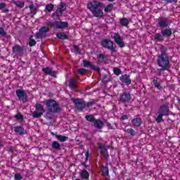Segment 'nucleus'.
<instances>
[{
    "label": "nucleus",
    "mask_w": 180,
    "mask_h": 180,
    "mask_svg": "<svg viewBox=\"0 0 180 180\" xmlns=\"http://www.w3.org/2000/svg\"><path fill=\"white\" fill-rule=\"evenodd\" d=\"M72 101L78 110H84L86 108V103L81 98H72Z\"/></svg>",
    "instance_id": "nucleus-9"
},
{
    "label": "nucleus",
    "mask_w": 180,
    "mask_h": 180,
    "mask_svg": "<svg viewBox=\"0 0 180 180\" xmlns=\"http://www.w3.org/2000/svg\"><path fill=\"white\" fill-rule=\"evenodd\" d=\"M35 109H36V110H38V112H41L43 113H44V112H45L44 106H43V105H41L40 103L35 104Z\"/></svg>",
    "instance_id": "nucleus-32"
},
{
    "label": "nucleus",
    "mask_w": 180,
    "mask_h": 180,
    "mask_svg": "<svg viewBox=\"0 0 180 180\" xmlns=\"http://www.w3.org/2000/svg\"><path fill=\"white\" fill-rule=\"evenodd\" d=\"M42 71L46 75H50L51 77H53V78L57 77V72L53 70L51 68H43Z\"/></svg>",
    "instance_id": "nucleus-14"
},
{
    "label": "nucleus",
    "mask_w": 180,
    "mask_h": 180,
    "mask_svg": "<svg viewBox=\"0 0 180 180\" xmlns=\"http://www.w3.org/2000/svg\"><path fill=\"white\" fill-rule=\"evenodd\" d=\"M43 113L44 112H37V111H34L32 112V117L34 119H39V117H41V116H43Z\"/></svg>",
    "instance_id": "nucleus-38"
},
{
    "label": "nucleus",
    "mask_w": 180,
    "mask_h": 180,
    "mask_svg": "<svg viewBox=\"0 0 180 180\" xmlns=\"http://www.w3.org/2000/svg\"><path fill=\"white\" fill-rule=\"evenodd\" d=\"M161 33L163 37H171L172 30H171V29H165V30H161Z\"/></svg>",
    "instance_id": "nucleus-22"
},
{
    "label": "nucleus",
    "mask_w": 180,
    "mask_h": 180,
    "mask_svg": "<svg viewBox=\"0 0 180 180\" xmlns=\"http://www.w3.org/2000/svg\"><path fill=\"white\" fill-rule=\"evenodd\" d=\"M8 154H13V148H10L9 150H8Z\"/></svg>",
    "instance_id": "nucleus-58"
},
{
    "label": "nucleus",
    "mask_w": 180,
    "mask_h": 180,
    "mask_svg": "<svg viewBox=\"0 0 180 180\" xmlns=\"http://www.w3.org/2000/svg\"><path fill=\"white\" fill-rule=\"evenodd\" d=\"M50 32V27L47 26H43L41 28H39V30L38 32L35 34V38L36 39H46L47 37V33Z\"/></svg>",
    "instance_id": "nucleus-6"
},
{
    "label": "nucleus",
    "mask_w": 180,
    "mask_h": 180,
    "mask_svg": "<svg viewBox=\"0 0 180 180\" xmlns=\"http://www.w3.org/2000/svg\"><path fill=\"white\" fill-rule=\"evenodd\" d=\"M83 67L86 68H98L97 67H95L92 63L86 60H83Z\"/></svg>",
    "instance_id": "nucleus-23"
},
{
    "label": "nucleus",
    "mask_w": 180,
    "mask_h": 180,
    "mask_svg": "<svg viewBox=\"0 0 180 180\" xmlns=\"http://www.w3.org/2000/svg\"><path fill=\"white\" fill-rule=\"evenodd\" d=\"M58 9H60V11L64 12V11L67 9V4L64 2H61L60 4V7H58Z\"/></svg>",
    "instance_id": "nucleus-41"
},
{
    "label": "nucleus",
    "mask_w": 180,
    "mask_h": 180,
    "mask_svg": "<svg viewBox=\"0 0 180 180\" xmlns=\"http://www.w3.org/2000/svg\"><path fill=\"white\" fill-rule=\"evenodd\" d=\"M15 94L19 101H22V103H26L29 98L27 96V93L23 89H18L15 90Z\"/></svg>",
    "instance_id": "nucleus-8"
},
{
    "label": "nucleus",
    "mask_w": 180,
    "mask_h": 180,
    "mask_svg": "<svg viewBox=\"0 0 180 180\" xmlns=\"http://www.w3.org/2000/svg\"><path fill=\"white\" fill-rule=\"evenodd\" d=\"M52 148H53V150H61V145H60V143H58V141H54L52 143Z\"/></svg>",
    "instance_id": "nucleus-31"
},
{
    "label": "nucleus",
    "mask_w": 180,
    "mask_h": 180,
    "mask_svg": "<svg viewBox=\"0 0 180 180\" xmlns=\"http://www.w3.org/2000/svg\"><path fill=\"white\" fill-rule=\"evenodd\" d=\"M86 71H88V70L80 68V69H79L78 72H79V74H80V75H84V74H85V72H86Z\"/></svg>",
    "instance_id": "nucleus-50"
},
{
    "label": "nucleus",
    "mask_w": 180,
    "mask_h": 180,
    "mask_svg": "<svg viewBox=\"0 0 180 180\" xmlns=\"http://www.w3.org/2000/svg\"><path fill=\"white\" fill-rule=\"evenodd\" d=\"M152 84L155 86V88H157L159 91L162 89V86H161V82H158V77H155L153 81Z\"/></svg>",
    "instance_id": "nucleus-19"
},
{
    "label": "nucleus",
    "mask_w": 180,
    "mask_h": 180,
    "mask_svg": "<svg viewBox=\"0 0 180 180\" xmlns=\"http://www.w3.org/2000/svg\"><path fill=\"white\" fill-rule=\"evenodd\" d=\"M53 9H54V5L50 4L46 6V10L48 12H51V11H53Z\"/></svg>",
    "instance_id": "nucleus-47"
},
{
    "label": "nucleus",
    "mask_w": 180,
    "mask_h": 180,
    "mask_svg": "<svg viewBox=\"0 0 180 180\" xmlns=\"http://www.w3.org/2000/svg\"><path fill=\"white\" fill-rule=\"evenodd\" d=\"M14 131L15 133H17V134H19L20 136H25L26 134L25 132V128L22 126H17L14 127Z\"/></svg>",
    "instance_id": "nucleus-16"
},
{
    "label": "nucleus",
    "mask_w": 180,
    "mask_h": 180,
    "mask_svg": "<svg viewBox=\"0 0 180 180\" xmlns=\"http://www.w3.org/2000/svg\"><path fill=\"white\" fill-rule=\"evenodd\" d=\"M14 117L16 119V120H20V122H23V120H25V118L23 117V115H22V114L20 113H18L16 114Z\"/></svg>",
    "instance_id": "nucleus-45"
},
{
    "label": "nucleus",
    "mask_w": 180,
    "mask_h": 180,
    "mask_svg": "<svg viewBox=\"0 0 180 180\" xmlns=\"http://www.w3.org/2000/svg\"><path fill=\"white\" fill-rule=\"evenodd\" d=\"M14 179H15V180H22V179H23V177L22 176V174H21L16 173V174L14 175Z\"/></svg>",
    "instance_id": "nucleus-48"
},
{
    "label": "nucleus",
    "mask_w": 180,
    "mask_h": 180,
    "mask_svg": "<svg viewBox=\"0 0 180 180\" xmlns=\"http://www.w3.org/2000/svg\"><path fill=\"white\" fill-rule=\"evenodd\" d=\"M46 105L47 110L49 112L60 113L61 112V107L58 105V102L53 99L46 100Z\"/></svg>",
    "instance_id": "nucleus-3"
},
{
    "label": "nucleus",
    "mask_w": 180,
    "mask_h": 180,
    "mask_svg": "<svg viewBox=\"0 0 180 180\" xmlns=\"http://www.w3.org/2000/svg\"><path fill=\"white\" fill-rule=\"evenodd\" d=\"M163 116H169V107L165 104L162 105L159 108V114L155 119L157 123L164 122Z\"/></svg>",
    "instance_id": "nucleus-4"
},
{
    "label": "nucleus",
    "mask_w": 180,
    "mask_h": 180,
    "mask_svg": "<svg viewBox=\"0 0 180 180\" xmlns=\"http://www.w3.org/2000/svg\"><path fill=\"white\" fill-rule=\"evenodd\" d=\"M13 53L18 54V56H24L26 53V47L24 46H20V45L16 44L15 46L12 47Z\"/></svg>",
    "instance_id": "nucleus-11"
},
{
    "label": "nucleus",
    "mask_w": 180,
    "mask_h": 180,
    "mask_svg": "<svg viewBox=\"0 0 180 180\" xmlns=\"http://www.w3.org/2000/svg\"><path fill=\"white\" fill-rule=\"evenodd\" d=\"M120 119V120H127L129 119V117L126 115H123Z\"/></svg>",
    "instance_id": "nucleus-52"
},
{
    "label": "nucleus",
    "mask_w": 180,
    "mask_h": 180,
    "mask_svg": "<svg viewBox=\"0 0 180 180\" xmlns=\"http://www.w3.org/2000/svg\"><path fill=\"white\" fill-rule=\"evenodd\" d=\"M85 162H86L88 161V160H89V150H87L86 153H85Z\"/></svg>",
    "instance_id": "nucleus-51"
},
{
    "label": "nucleus",
    "mask_w": 180,
    "mask_h": 180,
    "mask_svg": "<svg viewBox=\"0 0 180 180\" xmlns=\"http://www.w3.org/2000/svg\"><path fill=\"white\" fill-rule=\"evenodd\" d=\"M63 15V11H61L60 8H57L56 12L52 14V18L54 19H58L60 16Z\"/></svg>",
    "instance_id": "nucleus-24"
},
{
    "label": "nucleus",
    "mask_w": 180,
    "mask_h": 180,
    "mask_svg": "<svg viewBox=\"0 0 180 180\" xmlns=\"http://www.w3.org/2000/svg\"><path fill=\"white\" fill-rule=\"evenodd\" d=\"M0 37H8V34L4 28L0 27Z\"/></svg>",
    "instance_id": "nucleus-43"
},
{
    "label": "nucleus",
    "mask_w": 180,
    "mask_h": 180,
    "mask_svg": "<svg viewBox=\"0 0 180 180\" xmlns=\"http://www.w3.org/2000/svg\"><path fill=\"white\" fill-rule=\"evenodd\" d=\"M69 87L70 89H75V88H77V80L75 79H72L70 80Z\"/></svg>",
    "instance_id": "nucleus-27"
},
{
    "label": "nucleus",
    "mask_w": 180,
    "mask_h": 180,
    "mask_svg": "<svg viewBox=\"0 0 180 180\" xmlns=\"http://www.w3.org/2000/svg\"><path fill=\"white\" fill-rule=\"evenodd\" d=\"M94 127L96 129H98L101 130V129H103V122L101 120H96L94 122Z\"/></svg>",
    "instance_id": "nucleus-20"
},
{
    "label": "nucleus",
    "mask_w": 180,
    "mask_h": 180,
    "mask_svg": "<svg viewBox=\"0 0 180 180\" xmlns=\"http://www.w3.org/2000/svg\"><path fill=\"white\" fill-rule=\"evenodd\" d=\"M120 79L123 84H126V85H130L131 84V79H130V75H122Z\"/></svg>",
    "instance_id": "nucleus-15"
},
{
    "label": "nucleus",
    "mask_w": 180,
    "mask_h": 180,
    "mask_svg": "<svg viewBox=\"0 0 180 180\" xmlns=\"http://www.w3.org/2000/svg\"><path fill=\"white\" fill-rule=\"evenodd\" d=\"M73 50L75 54H81V49L77 45H73Z\"/></svg>",
    "instance_id": "nucleus-42"
},
{
    "label": "nucleus",
    "mask_w": 180,
    "mask_h": 180,
    "mask_svg": "<svg viewBox=\"0 0 180 180\" xmlns=\"http://www.w3.org/2000/svg\"><path fill=\"white\" fill-rule=\"evenodd\" d=\"M98 147L100 150H103L105 148V146H103V145H102V143H98Z\"/></svg>",
    "instance_id": "nucleus-55"
},
{
    "label": "nucleus",
    "mask_w": 180,
    "mask_h": 180,
    "mask_svg": "<svg viewBox=\"0 0 180 180\" xmlns=\"http://www.w3.org/2000/svg\"><path fill=\"white\" fill-rule=\"evenodd\" d=\"M131 101V94L129 92L125 91L120 95V102L122 103H129Z\"/></svg>",
    "instance_id": "nucleus-10"
},
{
    "label": "nucleus",
    "mask_w": 180,
    "mask_h": 180,
    "mask_svg": "<svg viewBox=\"0 0 180 180\" xmlns=\"http://www.w3.org/2000/svg\"><path fill=\"white\" fill-rule=\"evenodd\" d=\"M97 60L98 64H106V61L108 60L106 56H105L103 53H100L97 57Z\"/></svg>",
    "instance_id": "nucleus-18"
},
{
    "label": "nucleus",
    "mask_w": 180,
    "mask_h": 180,
    "mask_svg": "<svg viewBox=\"0 0 180 180\" xmlns=\"http://www.w3.org/2000/svg\"><path fill=\"white\" fill-rule=\"evenodd\" d=\"M154 39L155 41H164V36L160 33L155 34Z\"/></svg>",
    "instance_id": "nucleus-30"
},
{
    "label": "nucleus",
    "mask_w": 180,
    "mask_h": 180,
    "mask_svg": "<svg viewBox=\"0 0 180 180\" xmlns=\"http://www.w3.org/2000/svg\"><path fill=\"white\" fill-rule=\"evenodd\" d=\"M108 2H113V1H115V0H108Z\"/></svg>",
    "instance_id": "nucleus-63"
},
{
    "label": "nucleus",
    "mask_w": 180,
    "mask_h": 180,
    "mask_svg": "<svg viewBox=\"0 0 180 180\" xmlns=\"http://www.w3.org/2000/svg\"><path fill=\"white\" fill-rule=\"evenodd\" d=\"M101 176H109V167L108 166H101Z\"/></svg>",
    "instance_id": "nucleus-21"
},
{
    "label": "nucleus",
    "mask_w": 180,
    "mask_h": 180,
    "mask_svg": "<svg viewBox=\"0 0 180 180\" xmlns=\"http://www.w3.org/2000/svg\"><path fill=\"white\" fill-rule=\"evenodd\" d=\"M5 8H6V4L0 3V9H5Z\"/></svg>",
    "instance_id": "nucleus-53"
},
{
    "label": "nucleus",
    "mask_w": 180,
    "mask_h": 180,
    "mask_svg": "<svg viewBox=\"0 0 180 180\" xmlns=\"http://www.w3.org/2000/svg\"><path fill=\"white\" fill-rule=\"evenodd\" d=\"M101 154H103L104 158H109V153H108V149L104 148L103 150H101Z\"/></svg>",
    "instance_id": "nucleus-40"
},
{
    "label": "nucleus",
    "mask_w": 180,
    "mask_h": 180,
    "mask_svg": "<svg viewBox=\"0 0 180 180\" xmlns=\"http://www.w3.org/2000/svg\"><path fill=\"white\" fill-rule=\"evenodd\" d=\"M113 72L115 75H120L122 74V70L120 68H114Z\"/></svg>",
    "instance_id": "nucleus-49"
},
{
    "label": "nucleus",
    "mask_w": 180,
    "mask_h": 180,
    "mask_svg": "<svg viewBox=\"0 0 180 180\" xmlns=\"http://www.w3.org/2000/svg\"><path fill=\"white\" fill-rule=\"evenodd\" d=\"M3 12H4V13H8V12H9V9L6 8V9L3 10Z\"/></svg>",
    "instance_id": "nucleus-60"
},
{
    "label": "nucleus",
    "mask_w": 180,
    "mask_h": 180,
    "mask_svg": "<svg viewBox=\"0 0 180 180\" xmlns=\"http://www.w3.org/2000/svg\"><path fill=\"white\" fill-rule=\"evenodd\" d=\"M87 8L91 11L95 18H103V3L99 1H94L87 4Z\"/></svg>",
    "instance_id": "nucleus-1"
},
{
    "label": "nucleus",
    "mask_w": 180,
    "mask_h": 180,
    "mask_svg": "<svg viewBox=\"0 0 180 180\" xmlns=\"http://www.w3.org/2000/svg\"><path fill=\"white\" fill-rule=\"evenodd\" d=\"M94 105H96V101L94 100L89 101L86 103V108H91V106H94Z\"/></svg>",
    "instance_id": "nucleus-46"
},
{
    "label": "nucleus",
    "mask_w": 180,
    "mask_h": 180,
    "mask_svg": "<svg viewBox=\"0 0 180 180\" xmlns=\"http://www.w3.org/2000/svg\"><path fill=\"white\" fill-rule=\"evenodd\" d=\"M80 176L82 179H89V172L88 171L84 169L82 171L80 174Z\"/></svg>",
    "instance_id": "nucleus-26"
},
{
    "label": "nucleus",
    "mask_w": 180,
    "mask_h": 180,
    "mask_svg": "<svg viewBox=\"0 0 180 180\" xmlns=\"http://www.w3.org/2000/svg\"><path fill=\"white\" fill-rule=\"evenodd\" d=\"M153 171L150 170L146 172V174L149 176V178H151V175H153Z\"/></svg>",
    "instance_id": "nucleus-56"
},
{
    "label": "nucleus",
    "mask_w": 180,
    "mask_h": 180,
    "mask_svg": "<svg viewBox=\"0 0 180 180\" xmlns=\"http://www.w3.org/2000/svg\"><path fill=\"white\" fill-rule=\"evenodd\" d=\"M56 37L58 39H60V40H66L67 39H68V35H67L64 32H58L56 34Z\"/></svg>",
    "instance_id": "nucleus-25"
},
{
    "label": "nucleus",
    "mask_w": 180,
    "mask_h": 180,
    "mask_svg": "<svg viewBox=\"0 0 180 180\" xmlns=\"http://www.w3.org/2000/svg\"><path fill=\"white\" fill-rule=\"evenodd\" d=\"M131 123L134 127H140V126H141V123H143V121L141 120V118L136 117V118H134L131 120Z\"/></svg>",
    "instance_id": "nucleus-17"
},
{
    "label": "nucleus",
    "mask_w": 180,
    "mask_h": 180,
    "mask_svg": "<svg viewBox=\"0 0 180 180\" xmlns=\"http://www.w3.org/2000/svg\"><path fill=\"white\" fill-rule=\"evenodd\" d=\"M29 8L31 11V13L33 15H36V13H37V10L36 9V7H34V5L31 4L30 5Z\"/></svg>",
    "instance_id": "nucleus-44"
},
{
    "label": "nucleus",
    "mask_w": 180,
    "mask_h": 180,
    "mask_svg": "<svg viewBox=\"0 0 180 180\" xmlns=\"http://www.w3.org/2000/svg\"><path fill=\"white\" fill-rule=\"evenodd\" d=\"M85 119H86V120H87V122H90V123H94L95 122V120H96L95 118V116H94L93 115H86Z\"/></svg>",
    "instance_id": "nucleus-34"
},
{
    "label": "nucleus",
    "mask_w": 180,
    "mask_h": 180,
    "mask_svg": "<svg viewBox=\"0 0 180 180\" xmlns=\"http://www.w3.org/2000/svg\"><path fill=\"white\" fill-rule=\"evenodd\" d=\"M101 44L102 47H104V49H107L108 50H110L112 53H116V51H117L116 49L113 47V41L110 39H103Z\"/></svg>",
    "instance_id": "nucleus-7"
},
{
    "label": "nucleus",
    "mask_w": 180,
    "mask_h": 180,
    "mask_svg": "<svg viewBox=\"0 0 180 180\" xmlns=\"http://www.w3.org/2000/svg\"><path fill=\"white\" fill-rule=\"evenodd\" d=\"M46 25L53 27V29H65V27H68L69 24L68 22H60V21H47Z\"/></svg>",
    "instance_id": "nucleus-5"
},
{
    "label": "nucleus",
    "mask_w": 180,
    "mask_h": 180,
    "mask_svg": "<svg viewBox=\"0 0 180 180\" xmlns=\"http://www.w3.org/2000/svg\"><path fill=\"white\" fill-rule=\"evenodd\" d=\"M93 70H95L96 71H97L98 75L101 77V68H93Z\"/></svg>",
    "instance_id": "nucleus-57"
},
{
    "label": "nucleus",
    "mask_w": 180,
    "mask_h": 180,
    "mask_svg": "<svg viewBox=\"0 0 180 180\" xmlns=\"http://www.w3.org/2000/svg\"><path fill=\"white\" fill-rule=\"evenodd\" d=\"M107 127L108 130H112V129H113V127H112V124L110 122H107Z\"/></svg>",
    "instance_id": "nucleus-54"
},
{
    "label": "nucleus",
    "mask_w": 180,
    "mask_h": 180,
    "mask_svg": "<svg viewBox=\"0 0 180 180\" xmlns=\"http://www.w3.org/2000/svg\"><path fill=\"white\" fill-rule=\"evenodd\" d=\"M56 139L58 140L60 143H64L65 141H67L68 140V136H63V135H56Z\"/></svg>",
    "instance_id": "nucleus-28"
},
{
    "label": "nucleus",
    "mask_w": 180,
    "mask_h": 180,
    "mask_svg": "<svg viewBox=\"0 0 180 180\" xmlns=\"http://www.w3.org/2000/svg\"><path fill=\"white\" fill-rule=\"evenodd\" d=\"M178 103L180 105V98L178 99Z\"/></svg>",
    "instance_id": "nucleus-64"
},
{
    "label": "nucleus",
    "mask_w": 180,
    "mask_h": 180,
    "mask_svg": "<svg viewBox=\"0 0 180 180\" xmlns=\"http://www.w3.org/2000/svg\"><path fill=\"white\" fill-rule=\"evenodd\" d=\"M36 40L33 39V35H31L29 38V42L28 44L30 47H33L35 44H37Z\"/></svg>",
    "instance_id": "nucleus-37"
},
{
    "label": "nucleus",
    "mask_w": 180,
    "mask_h": 180,
    "mask_svg": "<svg viewBox=\"0 0 180 180\" xmlns=\"http://www.w3.org/2000/svg\"><path fill=\"white\" fill-rule=\"evenodd\" d=\"M112 37L117 46H119L121 49H123V47H124V41H123V38H122L119 33L115 32Z\"/></svg>",
    "instance_id": "nucleus-12"
},
{
    "label": "nucleus",
    "mask_w": 180,
    "mask_h": 180,
    "mask_svg": "<svg viewBox=\"0 0 180 180\" xmlns=\"http://www.w3.org/2000/svg\"><path fill=\"white\" fill-rule=\"evenodd\" d=\"M168 49L167 47L162 45L160 47V55L158 58V65L162 68H169V58L167 56V51Z\"/></svg>",
    "instance_id": "nucleus-2"
},
{
    "label": "nucleus",
    "mask_w": 180,
    "mask_h": 180,
    "mask_svg": "<svg viewBox=\"0 0 180 180\" xmlns=\"http://www.w3.org/2000/svg\"><path fill=\"white\" fill-rule=\"evenodd\" d=\"M129 23V19L126 18H123L120 20V25H122V26H127Z\"/></svg>",
    "instance_id": "nucleus-39"
},
{
    "label": "nucleus",
    "mask_w": 180,
    "mask_h": 180,
    "mask_svg": "<svg viewBox=\"0 0 180 180\" xmlns=\"http://www.w3.org/2000/svg\"><path fill=\"white\" fill-rule=\"evenodd\" d=\"M51 136H55V137H56V136H58V134H54V132H51Z\"/></svg>",
    "instance_id": "nucleus-61"
},
{
    "label": "nucleus",
    "mask_w": 180,
    "mask_h": 180,
    "mask_svg": "<svg viewBox=\"0 0 180 180\" xmlns=\"http://www.w3.org/2000/svg\"><path fill=\"white\" fill-rule=\"evenodd\" d=\"M112 11H113V4H109L104 8V11L105 12V13H109V12H112Z\"/></svg>",
    "instance_id": "nucleus-36"
},
{
    "label": "nucleus",
    "mask_w": 180,
    "mask_h": 180,
    "mask_svg": "<svg viewBox=\"0 0 180 180\" xmlns=\"http://www.w3.org/2000/svg\"><path fill=\"white\" fill-rule=\"evenodd\" d=\"M79 147H80V148H81L82 150H84V145L81 144V145H79Z\"/></svg>",
    "instance_id": "nucleus-62"
},
{
    "label": "nucleus",
    "mask_w": 180,
    "mask_h": 180,
    "mask_svg": "<svg viewBox=\"0 0 180 180\" xmlns=\"http://www.w3.org/2000/svg\"><path fill=\"white\" fill-rule=\"evenodd\" d=\"M158 25L160 27H162V29L168 27V26H169V19L167 18H159Z\"/></svg>",
    "instance_id": "nucleus-13"
},
{
    "label": "nucleus",
    "mask_w": 180,
    "mask_h": 180,
    "mask_svg": "<svg viewBox=\"0 0 180 180\" xmlns=\"http://www.w3.org/2000/svg\"><path fill=\"white\" fill-rule=\"evenodd\" d=\"M86 162H83L82 164V165L84 167V168H88V165H86V163H85Z\"/></svg>",
    "instance_id": "nucleus-59"
},
{
    "label": "nucleus",
    "mask_w": 180,
    "mask_h": 180,
    "mask_svg": "<svg viewBox=\"0 0 180 180\" xmlns=\"http://www.w3.org/2000/svg\"><path fill=\"white\" fill-rule=\"evenodd\" d=\"M164 71H169V68H160V69H158L156 71H155L156 75H158V77H160V75H162V72H164Z\"/></svg>",
    "instance_id": "nucleus-35"
},
{
    "label": "nucleus",
    "mask_w": 180,
    "mask_h": 180,
    "mask_svg": "<svg viewBox=\"0 0 180 180\" xmlns=\"http://www.w3.org/2000/svg\"><path fill=\"white\" fill-rule=\"evenodd\" d=\"M13 4H14V5H16L18 8H22L25 7V2L23 1H16L15 0H12Z\"/></svg>",
    "instance_id": "nucleus-33"
},
{
    "label": "nucleus",
    "mask_w": 180,
    "mask_h": 180,
    "mask_svg": "<svg viewBox=\"0 0 180 180\" xmlns=\"http://www.w3.org/2000/svg\"><path fill=\"white\" fill-rule=\"evenodd\" d=\"M125 133H127V134H130L132 137H134L136 134H137V131H134L133 128H128L124 130Z\"/></svg>",
    "instance_id": "nucleus-29"
}]
</instances>
